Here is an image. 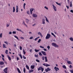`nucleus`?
<instances>
[{"instance_id": "e433bc0d", "label": "nucleus", "mask_w": 73, "mask_h": 73, "mask_svg": "<svg viewBox=\"0 0 73 73\" xmlns=\"http://www.w3.org/2000/svg\"><path fill=\"white\" fill-rule=\"evenodd\" d=\"M8 50H6L5 51V53L7 54H8Z\"/></svg>"}, {"instance_id": "69168bd1", "label": "nucleus", "mask_w": 73, "mask_h": 73, "mask_svg": "<svg viewBox=\"0 0 73 73\" xmlns=\"http://www.w3.org/2000/svg\"><path fill=\"white\" fill-rule=\"evenodd\" d=\"M70 12H72V13H73V10H70Z\"/></svg>"}, {"instance_id": "72a5a7b5", "label": "nucleus", "mask_w": 73, "mask_h": 73, "mask_svg": "<svg viewBox=\"0 0 73 73\" xmlns=\"http://www.w3.org/2000/svg\"><path fill=\"white\" fill-rule=\"evenodd\" d=\"M70 41H73V38L72 37H70Z\"/></svg>"}, {"instance_id": "4c0bfd02", "label": "nucleus", "mask_w": 73, "mask_h": 73, "mask_svg": "<svg viewBox=\"0 0 73 73\" xmlns=\"http://www.w3.org/2000/svg\"><path fill=\"white\" fill-rule=\"evenodd\" d=\"M39 56H42V54H41V53L40 52H39Z\"/></svg>"}, {"instance_id": "c756f323", "label": "nucleus", "mask_w": 73, "mask_h": 73, "mask_svg": "<svg viewBox=\"0 0 73 73\" xmlns=\"http://www.w3.org/2000/svg\"><path fill=\"white\" fill-rule=\"evenodd\" d=\"M23 53L24 54H25V53H26V52L25 51V50L24 49H23Z\"/></svg>"}, {"instance_id": "393cba45", "label": "nucleus", "mask_w": 73, "mask_h": 73, "mask_svg": "<svg viewBox=\"0 0 73 73\" xmlns=\"http://www.w3.org/2000/svg\"><path fill=\"white\" fill-rule=\"evenodd\" d=\"M56 4H57L58 5H59V6H61V4L60 3H58L57 2H56Z\"/></svg>"}, {"instance_id": "5fc2aeb1", "label": "nucleus", "mask_w": 73, "mask_h": 73, "mask_svg": "<svg viewBox=\"0 0 73 73\" xmlns=\"http://www.w3.org/2000/svg\"><path fill=\"white\" fill-rule=\"evenodd\" d=\"M40 47L41 48H44V47L41 46H40Z\"/></svg>"}, {"instance_id": "1a4fd4ad", "label": "nucleus", "mask_w": 73, "mask_h": 73, "mask_svg": "<svg viewBox=\"0 0 73 73\" xmlns=\"http://www.w3.org/2000/svg\"><path fill=\"white\" fill-rule=\"evenodd\" d=\"M38 35H40V36L41 37H43V36L42 35V34L40 32L38 33Z\"/></svg>"}, {"instance_id": "7ed1b4c3", "label": "nucleus", "mask_w": 73, "mask_h": 73, "mask_svg": "<svg viewBox=\"0 0 73 73\" xmlns=\"http://www.w3.org/2000/svg\"><path fill=\"white\" fill-rule=\"evenodd\" d=\"M50 37V35L49 34H47L46 37V39H49Z\"/></svg>"}, {"instance_id": "f257e3e1", "label": "nucleus", "mask_w": 73, "mask_h": 73, "mask_svg": "<svg viewBox=\"0 0 73 73\" xmlns=\"http://www.w3.org/2000/svg\"><path fill=\"white\" fill-rule=\"evenodd\" d=\"M52 46H54V47H56L57 48H58V45L56 43H55L54 42L52 43Z\"/></svg>"}, {"instance_id": "39448f33", "label": "nucleus", "mask_w": 73, "mask_h": 73, "mask_svg": "<svg viewBox=\"0 0 73 73\" xmlns=\"http://www.w3.org/2000/svg\"><path fill=\"white\" fill-rule=\"evenodd\" d=\"M43 65L44 66H46V67H48V66H50V65L48 64H43Z\"/></svg>"}, {"instance_id": "f704fd0d", "label": "nucleus", "mask_w": 73, "mask_h": 73, "mask_svg": "<svg viewBox=\"0 0 73 73\" xmlns=\"http://www.w3.org/2000/svg\"><path fill=\"white\" fill-rule=\"evenodd\" d=\"M47 69L48 70V71H50V70H51V69L50 68H49L48 67L47 68Z\"/></svg>"}, {"instance_id": "4d7b16f0", "label": "nucleus", "mask_w": 73, "mask_h": 73, "mask_svg": "<svg viewBox=\"0 0 73 73\" xmlns=\"http://www.w3.org/2000/svg\"><path fill=\"white\" fill-rule=\"evenodd\" d=\"M20 38H21V39H22V40H24V38L23 37H21Z\"/></svg>"}, {"instance_id": "c03bdc74", "label": "nucleus", "mask_w": 73, "mask_h": 73, "mask_svg": "<svg viewBox=\"0 0 73 73\" xmlns=\"http://www.w3.org/2000/svg\"><path fill=\"white\" fill-rule=\"evenodd\" d=\"M33 10H34L33 9H31L30 10V11L32 12V11H33Z\"/></svg>"}, {"instance_id": "9b49d317", "label": "nucleus", "mask_w": 73, "mask_h": 73, "mask_svg": "<svg viewBox=\"0 0 73 73\" xmlns=\"http://www.w3.org/2000/svg\"><path fill=\"white\" fill-rule=\"evenodd\" d=\"M44 17L45 18H46V21H47V22L48 23H49V21H48V19H47L46 17L45 16H44Z\"/></svg>"}, {"instance_id": "79ce46f5", "label": "nucleus", "mask_w": 73, "mask_h": 73, "mask_svg": "<svg viewBox=\"0 0 73 73\" xmlns=\"http://www.w3.org/2000/svg\"><path fill=\"white\" fill-rule=\"evenodd\" d=\"M19 56H20L21 59H23V57L22 56V55H21V54H20Z\"/></svg>"}, {"instance_id": "774afa93", "label": "nucleus", "mask_w": 73, "mask_h": 73, "mask_svg": "<svg viewBox=\"0 0 73 73\" xmlns=\"http://www.w3.org/2000/svg\"><path fill=\"white\" fill-rule=\"evenodd\" d=\"M27 13L28 14H29V11H27Z\"/></svg>"}, {"instance_id": "473e14b6", "label": "nucleus", "mask_w": 73, "mask_h": 73, "mask_svg": "<svg viewBox=\"0 0 73 73\" xmlns=\"http://www.w3.org/2000/svg\"><path fill=\"white\" fill-rule=\"evenodd\" d=\"M14 37H15V38H17V40H19V38H18V37L17 36H14Z\"/></svg>"}, {"instance_id": "5701e85b", "label": "nucleus", "mask_w": 73, "mask_h": 73, "mask_svg": "<svg viewBox=\"0 0 73 73\" xmlns=\"http://www.w3.org/2000/svg\"><path fill=\"white\" fill-rule=\"evenodd\" d=\"M26 67L27 68V69H28V70H29V66H28V65H26Z\"/></svg>"}, {"instance_id": "c85d7f7f", "label": "nucleus", "mask_w": 73, "mask_h": 73, "mask_svg": "<svg viewBox=\"0 0 73 73\" xmlns=\"http://www.w3.org/2000/svg\"><path fill=\"white\" fill-rule=\"evenodd\" d=\"M51 35L52 36H54V37H56V36L55 35H54V33H51Z\"/></svg>"}, {"instance_id": "b1692460", "label": "nucleus", "mask_w": 73, "mask_h": 73, "mask_svg": "<svg viewBox=\"0 0 73 73\" xmlns=\"http://www.w3.org/2000/svg\"><path fill=\"white\" fill-rule=\"evenodd\" d=\"M13 12H15V7H14L13 8Z\"/></svg>"}, {"instance_id": "f8f14e48", "label": "nucleus", "mask_w": 73, "mask_h": 73, "mask_svg": "<svg viewBox=\"0 0 73 73\" xmlns=\"http://www.w3.org/2000/svg\"><path fill=\"white\" fill-rule=\"evenodd\" d=\"M17 30L18 31H20V32H22L23 33H24V32H23V31H21V29H17Z\"/></svg>"}, {"instance_id": "423d86ee", "label": "nucleus", "mask_w": 73, "mask_h": 73, "mask_svg": "<svg viewBox=\"0 0 73 73\" xmlns=\"http://www.w3.org/2000/svg\"><path fill=\"white\" fill-rule=\"evenodd\" d=\"M54 69H55V70H56V72H57V71L58 70H59V68L56 66L54 67Z\"/></svg>"}, {"instance_id": "bb28decb", "label": "nucleus", "mask_w": 73, "mask_h": 73, "mask_svg": "<svg viewBox=\"0 0 73 73\" xmlns=\"http://www.w3.org/2000/svg\"><path fill=\"white\" fill-rule=\"evenodd\" d=\"M26 5V3H24V4L23 8H24V9H25V5Z\"/></svg>"}, {"instance_id": "864d4df0", "label": "nucleus", "mask_w": 73, "mask_h": 73, "mask_svg": "<svg viewBox=\"0 0 73 73\" xmlns=\"http://www.w3.org/2000/svg\"><path fill=\"white\" fill-rule=\"evenodd\" d=\"M33 36L31 37L30 38V39L32 40V39H33Z\"/></svg>"}, {"instance_id": "13d9d810", "label": "nucleus", "mask_w": 73, "mask_h": 73, "mask_svg": "<svg viewBox=\"0 0 73 73\" xmlns=\"http://www.w3.org/2000/svg\"><path fill=\"white\" fill-rule=\"evenodd\" d=\"M38 39L37 38H36L34 40L35 41H37Z\"/></svg>"}, {"instance_id": "cd10ccee", "label": "nucleus", "mask_w": 73, "mask_h": 73, "mask_svg": "<svg viewBox=\"0 0 73 73\" xmlns=\"http://www.w3.org/2000/svg\"><path fill=\"white\" fill-rule=\"evenodd\" d=\"M67 63L68 64H72V62L70 61H68Z\"/></svg>"}, {"instance_id": "8fccbe9b", "label": "nucleus", "mask_w": 73, "mask_h": 73, "mask_svg": "<svg viewBox=\"0 0 73 73\" xmlns=\"http://www.w3.org/2000/svg\"><path fill=\"white\" fill-rule=\"evenodd\" d=\"M44 8H45V9H46L47 10L48 9V8L46 6L44 7Z\"/></svg>"}, {"instance_id": "0eeeda50", "label": "nucleus", "mask_w": 73, "mask_h": 73, "mask_svg": "<svg viewBox=\"0 0 73 73\" xmlns=\"http://www.w3.org/2000/svg\"><path fill=\"white\" fill-rule=\"evenodd\" d=\"M52 6L54 8V11H57V9H56V7L54 5H52Z\"/></svg>"}, {"instance_id": "49530a36", "label": "nucleus", "mask_w": 73, "mask_h": 73, "mask_svg": "<svg viewBox=\"0 0 73 73\" xmlns=\"http://www.w3.org/2000/svg\"><path fill=\"white\" fill-rule=\"evenodd\" d=\"M23 58H24V59H26L27 58H26V57H25V56H24V55L23 56Z\"/></svg>"}, {"instance_id": "338daca9", "label": "nucleus", "mask_w": 73, "mask_h": 73, "mask_svg": "<svg viewBox=\"0 0 73 73\" xmlns=\"http://www.w3.org/2000/svg\"><path fill=\"white\" fill-rule=\"evenodd\" d=\"M1 56H2V57L3 58L4 57V55H3V54H1Z\"/></svg>"}, {"instance_id": "3c124183", "label": "nucleus", "mask_w": 73, "mask_h": 73, "mask_svg": "<svg viewBox=\"0 0 73 73\" xmlns=\"http://www.w3.org/2000/svg\"><path fill=\"white\" fill-rule=\"evenodd\" d=\"M19 47H20V50H22V47L21 46H20Z\"/></svg>"}, {"instance_id": "e2e57ef3", "label": "nucleus", "mask_w": 73, "mask_h": 73, "mask_svg": "<svg viewBox=\"0 0 73 73\" xmlns=\"http://www.w3.org/2000/svg\"><path fill=\"white\" fill-rule=\"evenodd\" d=\"M72 66L71 65H70L69 66L70 68H72Z\"/></svg>"}, {"instance_id": "f03ea898", "label": "nucleus", "mask_w": 73, "mask_h": 73, "mask_svg": "<svg viewBox=\"0 0 73 73\" xmlns=\"http://www.w3.org/2000/svg\"><path fill=\"white\" fill-rule=\"evenodd\" d=\"M38 70H41V71L42 72H43L44 70V68L42 67V66H41L38 68Z\"/></svg>"}, {"instance_id": "c9c22d12", "label": "nucleus", "mask_w": 73, "mask_h": 73, "mask_svg": "<svg viewBox=\"0 0 73 73\" xmlns=\"http://www.w3.org/2000/svg\"><path fill=\"white\" fill-rule=\"evenodd\" d=\"M70 7H72V1H70Z\"/></svg>"}, {"instance_id": "680f3d73", "label": "nucleus", "mask_w": 73, "mask_h": 73, "mask_svg": "<svg viewBox=\"0 0 73 73\" xmlns=\"http://www.w3.org/2000/svg\"><path fill=\"white\" fill-rule=\"evenodd\" d=\"M42 60H44V57L42 56Z\"/></svg>"}, {"instance_id": "052dcab7", "label": "nucleus", "mask_w": 73, "mask_h": 73, "mask_svg": "<svg viewBox=\"0 0 73 73\" xmlns=\"http://www.w3.org/2000/svg\"><path fill=\"white\" fill-rule=\"evenodd\" d=\"M12 32H11V31H10L9 32V35H11L12 34Z\"/></svg>"}, {"instance_id": "2f4dec72", "label": "nucleus", "mask_w": 73, "mask_h": 73, "mask_svg": "<svg viewBox=\"0 0 73 73\" xmlns=\"http://www.w3.org/2000/svg\"><path fill=\"white\" fill-rule=\"evenodd\" d=\"M25 71H26V69H25V68L24 67L23 68V72L24 73H25Z\"/></svg>"}, {"instance_id": "2eb2a0df", "label": "nucleus", "mask_w": 73, "mask_h": 73, "mask_svg": "<svg viewBox=\"0 0 73 73\" xmlns=\"http://www.w3.org/2000/svg\"><path fill=\"white\" fill-rule=\"evenodd\" d=\"M44 58L45 59V62H48V60L47 59V57L46 56L44 57Z\"/></svg>"}, {"instance_id": "58836bf2", "label": "nucleus", "mask_w": 73, "mask_h": 73, "mask_svg": "<svg viewBox=\"0 0 73 73\" xmlns=\"http://www.w3.org/2000/svg\"><path fill=\"white\" fill-rule=\"evenodd\" d=\"M41 41V39H39V40H38V41H37L38 42V43L40 42V41Z\"/></svg>"}, {"instance_id": "a18cd8bd", "label": "nucleus", "mask_w": 73, "mask_h": 73, "mask_svg": "<svg viewBox=\"0 0 73 73\" xmlns=\"http://www.w3.org/2000/svg\"><path fill=\"white\" fill-rule=\"evenodd\" d=\"M36 61L38 62H40V60H38V59H36Z\"/></svg>"}, {"instance_id": "dca6fc26", "label": "nucleus", "mask_w": 73, "mask_h": 73, "mask_svg": "<svg viewBox=\"0 0 73 73\" xmlns=\"http://www.w3.org/2000/svg\"><path fill=\"white\" fill-rule=\"evenodd\" d=\"M4 62H3V61L0 62V64L4 65Z\"/></svg>"}, {"instance_id": "412c9836", "label": "nucleus", "mask_w": 73, "mask_h": 73, "mask_svg": "<svg viewBox=\"0 0 73 73\" xmlns=\"http://www.w3.org/2000/svg\"><path fill=\"white\" fill-rule=\"evenodd\" d=\"M17 70H18V72H19V73H21V71H20V69H19V68H17Z\"/></svg>"}, {"instance_id": "0e129e2a", "label": "nucleus", "mask_w": 73, "mask_h": 73, "mask_svg": "<svg viewBox=\"0 0 73 73\" xmlns=\"http://www.w3.org/2000/svg\"><path fill=\"white\" fill-rule=\"evenodd\" d=\"M43 50H44V51H47V50H46V49L45 48H44Z\"/></svg>"}, {"instance_id": "603ef678", "label": "nucleus", "mask_w": 73, "mask_h": 73, "mask_svg": "<svg viewBox=\"0 0 73 73\" xmlns=\"http://www.w3.org/2000/svg\"><path fill=\"white\" fill-rule=\"evenodd\" d=\"M45 71L46 72H48V69H45Z\"/></svg>"}, {"instance_id": "6ab92c4d", "label": "nucleus", "mask_w": 73, "mask_h": 73, "mask_svg": "<svg viewBox=\"0 0 73 73\" xmlns=\"http://www.w3.org/2000/svg\"><path fill=\"white\" fill-rule=\"evenodd\" d=\"M31 68L32 69H33L35 68V65H32L31 66Z\"/></svg>"}, {"instance_id": "ea45409f", "label": "nucleus", "mask_w": 73, "mask_h": 73, "mask_svg": "<svg viewBox=\"0 0 73 73\" xmlns=\"http://www.w3.org/2000/svg\"><path fill=\"white\" fill-rule=\"evenodd\" d=\"M62 67L63 68H64V69H66V67L65 65L63 66Z\"/></svg>"}, {"instance_id": "6e6552de", "label": "nucleus", "mask_w": 73, "mask_h": 73, "mask_svg": "<svg viewBox=\"0 0 73 73\" xmlns=\"http://www.w3.org/2000/svg\"><path fill=\"white\" fill-rule=\"evenodd\" d=\"M45 19H43L42 20V24H45Z\"/></svg>"}, {"instance_id": "6e6d98bb", "label": "nucleus", "mask_w": 73, "mask_h": 73, "mask_svg": "<svg viewBox=\"0 0 73 73\" xmlns=\"http://www.w3.org/2000/svg\"><path fill=\"white\" fill-rule=\"evenodd\" d=\"M70 72H71V73H73V70H70Z\"/></svg>"}, {"instance_id": "20e7f679", "label": "nucleus", "mask_w": 73, "mask_h": 73, "mask_svg": "<svg viewBox=\"0 0 73 73\" xmlns=\"http://www.w3.org/2000/svg\"><path fill=\"white\" fill-rule=\"evenodd\" d=\"M41 52L42 54H43V55L44 56H46V52H45L42 51Z\"/></svg>"}, {"instance_id": "a19ab883", "label": "nucleus", "mask_w": 73, "mask_h": 73, "mask_svg": "<svg viewBox=\"0 0 73 73\" xmlns=\"http://www.w3.org/2000/svg\"><path fill=\"white\" fill-rule=\"evenodd\" d=\"M47 48H48V50H49V49H50V46H47Z\"/></svg>"}, {"instance_id": "4468645a", "label": "nucleus", "mask_w": 73, "mask_h": 73, "mask_svg": "<svg viewBox=\"0 0 73 73\" xmlns=\"http://www.w3.org/2000/svg\"><path fill=\"white\" fill-rule=\"evenodd\" d=\"M16 12H17H17H19V10H18V6L17 5L16 6Z\"/></svg>"}, {"instance_id": "f3484780", "label": "nucleus", "mask_w": 73, "mask_h": 73, "mask_svg": "<svg viewBox=\"0 0 73 73\" xmlns=\"http://www.w3.org/2000/svg\"><path fill=\"white\" fill-rule=\"evenodd\" d=\"M25 21L27 24H28V22H29V20L28 19H26Z\"/></svg>"}, {"instance_id": "4be33fe9", "label": "nucleus", "mask_w": 73, "mask_h": 73, "mask_svg": "<svg viewBox=\"0 0 73 73\" xmlns=\"http://www.w3.org/2000/svg\"><path fill=\"white\" fill-rule=\"evenodd\" d=\"M22 24H24V25H25V26H26V27H28L27 25L26 24H25V22H24V21H23Z\"/></svg>"}, {"instance_id": "de8ad7c7", "label": "nucleus", "mask_w": 73, "mask_h": 73, "mask_svg": "<svg viewBox=\"0 0 73 73\" xmlns=\"http://www.w3.org/2000/svg\"><path fill=\"white\" fill-rule=\"evenodd\" d=\"M2 35H3V34L1 33V34H0V37H1H1H2Z\"/></svg>"}, {"instance_id": "bf43d9fd", "label": "nucleus", "mask_w": 73, "mask_h": 73, "mask_svg": "<svg viewBox=\"0 0 73 73\" xmlns=\"http://www.w3.org/2000/svg\"><path fill=\"white\" fill-rule=\"evenodd\" d=\"M20 60V59L19 58V57H17V60Z\"/></svg>"}, {"instance_id": "7c9ffc66", "label": "nucleus", "mask_w": 73, "mask_h": 73, "mask_svg": "<svg viewBox=\"0 0 73 73\" xmlns=\"http://www.w3.org/2000/svg\"><path fill=\"white\" fill-rule=\"evenodd\" d=\"M3 48H7V47L5 46V44H3Z\"/></svg>"}, {"instance_id": "aec40b11", "label": "nucleus", "mask_w": 73, "mask_h": 73, "mask_svg": "<svg viewBox=\"0 0 73 73\" xmlns=\"http://www.w3.org/2000/svg\"><path fill=\"white\" fill-rule=\"evenodd\" d=\"M7 56L9 60H11V57H10V56H9V55H7Z\"/></svg>"}, {"instance_id": "a878e982", "label": "nucleus", "mask_w": 73, "mask_h": 73, "mask_svg": "<svg viewBox=\"0 0 73 73\" xmlns=\"http://www.w3.org/2000/svg\"><path fill=\"white\" fill-rule=\"evenodd\" d=\"M39 50H36V49H35V52H39Z\"/></svg>"}, {"instance_id": "a211bd4d", "label": "nucleus", "mask_w": 73, "mask_h": 73, "mask_svg": "<svg viewBox=\"0 0 73 73\" xmlns=\"http://www.w3.org/2000/svg\"><path fill=\"white\" fill-rule=\"evenodd\" d=\"M3 71H4V72H7V68H5L4 69Z\"/></svg>"}, {"instance_id": "09e8293b", "label": "nucleus", "mask_w": 73, "mask_h": 73, "mask_svg": "<svg viewBox=\"0 0 73 73\" xmlns=\"http://www.w3.org/2000/svg\"><path fill=\"white\" fill-rule=\"evenodd\" d=\"M4 43H5V44H6L7 45H8V42L7 41L4 42Z\"/></svg>"}, {"instance_id": "ddd939ff", "label": "nucleus", "mask_w": 73, "mask_h": 73, "mask_svg": "<svg viewBox=\"0 0 73 73\" xmlns=\"http://www.w3.org/2000/svg\"><path fill=\"white\" fill-rule=\"evenodd\" d=\"M33 72V70H30L29 71V73H31Z\"/></svg>"}, {"instance_id": "9d476101", "label": "nucleus", "mask_w": 73, "mask_h": 73, "mask_svg": "<svg viewBox=\"0 0 73 73\" xmlns=\"http://www.w3.org/2000/svg\"><path fill=\"white\" fill-rule=\"evenodd\" d=\"M33 16L34 17H37V15L35 14H33Z\"/></svg>"}, {"instance_id": "37998d69", "label": "nucleus", "mask_w": 73, "mask_h": 73, "mask_svg": "<svg viewBox=\"0 0 73 73\" xmlns=\"http://www.w3.org/2000/svg\"><path fill=\"white\" fill-rule=\"evenodd\" d=\"M12 33L13 34H16V32L15 31H13L12 32Z\"/></svg>"}]
</instances>
